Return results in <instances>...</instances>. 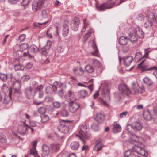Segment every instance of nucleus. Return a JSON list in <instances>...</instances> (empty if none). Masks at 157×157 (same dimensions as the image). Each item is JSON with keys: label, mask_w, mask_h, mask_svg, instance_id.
<instances>
[{"label": "nucleus", "mask_w": 157, "mask_h": 157, "mask_svg": "<svg viewBox=\"0 0 157 157\" xmlns=\"http://www.w3.org/2000/svg\"><path fill=\"white\" fill-rule=\"evenodd\" d=\"M131 140L130 141V142L134 144V146L132 147L133 151L130 150L125 151V156L126 157H132L134 155V152H136L144 157H147L148 155L147 152L143 148L144 145L141 142L143 139L134 134L131 136Z\"/></svg>", "instance_id": "1"}, {"label": "nucleus", "mask_w": 157, "mask_h": 157, "mask_svg": "<svg viewBox=\"0 0 157 157\" xmlns=\"http://www.w3.org/2000/svg\"><path fill=\"white\" fill-rule=\"evenodd\" d=\"M0 79L4 82H6L7 79H10L11 85L13 86L14 90L13 98L16 101L21 102V98L22 97L20 90L21 87V82L16 80L14 77L10 74L7 75L1 73L0 74Z\"/></svg>", "instance_id": "2"}, {"label": "nucleus", "mask_w": 157, "mask_h": 157, "mask_svg": "<svg viewBox=\"0 0 157 157\" xmlns=\"http://www.w3.org/2000/svg\"><path fill=\"white\" fill-rule=\"evenodd\" d=\"M129 39L130 41L132 43L136 42L138 38H142L144 36L143 31L138 28L132 26L129 28Z\"/></svg>", "instance_id": "3"}, {"label": "nucleus", "mask_w": 157, "mask_h": 157, "mask_svg": "<svg viewBox=\"0 0 157 157\" xmlns=\"http://www.w3.org/2000/svg\"><path fill=\"white\" fill-rule=\"evenodd\" d=\"M73 121L62 120L60 124L58 126L57 129L61 133L67 134L70 128L73 124Z\"/></svg>", "instance_id": "4"}, {"label": "nucleus", "mask_w": 157, "mask_h": 157, "mask_svg": "<svg viewBox=\"0 0 157 157\" xmlns=\"http://www.w3.org/2000/svg\"><path fill=\"white\" fill-rule=\"evenodd\" d=\"M114 5H115V4L113 0H108L106 2L103 3L101 5L96 3L95 6L98 10L103 11L106 9L112 8Z\"/></svg>", "instance_id": "5"}, {"label": "nucleus", "mask_w": 157, "mask_h": 157, "mask_svg": "<svg viewBox=\"0 0 157 157\" xmlns=\"http://www.w3.org/2000/svg\"><path fill=\"white\" fill-rule=\"evenodd\" d=\"M87 128V126L85 124L81 125L79 131V134H76V136L79 137L80 139L82 138L86 139L90 138V133L86 132V129Z\"/></svg>", "instance_id": "6"}, {"label": "nucleus", "mask_w": 157, "mask_h": 157, "mask_svg": "<svg viewBox=\"0 0 157 157\" xmlns=\"http://www.w3.org/2000/svg\"><path fill=\"white\" fill-rule=\"evenodd\" d=\"M149 64L147 62V60L144 59L138 65V68H141L142 71H150L154 69V68H157V67H149Z\"/></svg>", "instance_id": "7"}, {"label": "nucleus", "mask_w": 157, "mask_h": 157, "mask_svg": "<svg viewBox=\"0 0 157 157\" xmlns=\"http://www.w3.org/2000/svg\"><path fill=\"white\" fill-rule=\"evenodd\" d=\"M45 0H36L34 1L32 4V10L34 12L40 9L43 7Z\"/></svg>", "instance_id": "8"}, {"label": "nucleus", "mask_w": 157, "mask_h": 157, "mask_svg": "<svg viewBox=\"0 0 157 157\" xmlns=\"http://www.w3.org/2000/svg\"><path fill=\"white\" fill-rule=\"evenodd\" d=\"M28 125L25 123V121L18 126V132L21 135L26 134L28 130Z\"/></svg>", "instance_id": "9"}, {"label": "nucleus", "mask_w": 157, "mask_h": 157, "mask_svg": "<svg viewBox=\"0 0 157 157\" xmlns=\"http://www.w3.org/2000/svg\"><path fill=\"white\" fill-rule=\"evenodd\" d=\"M79 107V104L76 102H75L73 100L70 101L69 103V110L72 113H75L78 109Z\"/></svg>", "instance_id": "10"}, {"label": "nucleus", "mask_w": 157, "mask_h": 157, "mask_svg": "<svg viewBox=\"0 0 157 157\" xmlns=\"http://www.w3.org/2000/svg\"><path fill=\"white\" fill-rule=\"evenodd\" d=\"M148 16L147 21L146 24L147 25V26H151L153 23L157 22V14L154 15L153 13H150L149 16Z\"/></svg>", "instance_id": "11"}, {"label": "nucleus", "mask_w": 157, "mask_h": 157, "mask_svg": "<svg viewBox=\"0 0 157 157\" xmlns=\"http://www.w3.org/2000/svg\"><path fill=\"white\" fill-rule=\"evenodd\" d=\"M119 90L123 95H128L130 94L131 91L125 84H121L118 86Z\"/></svg>", "instance_id": "12"}, {"label": "nucleus", "mask_w": 157, "mask_h": 157, "mask_svg": "<svg viewBox=\"0 0 157 157\" xmlns=\"http://www.w3.org/2000/svg\"><path fill=\"white\" fill-rule=\"evenodd\" d=\"M80 23L79 19L77 17H75L71 23L72 29L74 31H76L78 29Z\"/></svg>", "instance_id": "13"}, {"label": "nucleus", "mask_w": 157, "mask_h": 157, "mask_svg": "<svg viewBox=\"0 0 157 157\" xmlns=\"http://www.w3.org/2000/svg\"><path fill=\"white\" fill-rule=\"evenodd\" d=\"M109 93L110 91L108 87L107 86H103L101 90V93L102 95L106 98V99L107 101L110 100Z\"/></svg>", "instance_id": "14"}, {"label": "nucleus", "mask_w": 157, "mask_h": 157, "mask_svg": "<svg viewBox=\"0 0 157 157\" xmlns=\"http://www.w3.org/2000/svg\"><path fill=\"white\" fill-rule=\"evenodd\" d=\"M25 94L27 98L30 99L33 97L35 93L33 88L29 87L25 90Z\"/></svg>", "instance_id": "15"}, {"label": "nucleus", "mask_w": 157, "mask_h": 157, "mask_svg": "<svg viewBox=\"0 0 157 157\" xmlns=\"http://www.w3.org/2000/svg\"><path fill=\"white\" fill-rule=\"evenodd\" d=\"M50 148L48 146L45 144L42 146V155L43 157L48 156L50 154Z\"/></svg>", "instance_id": "16"}, {"label": "nucleus", "mask_w": 157, "mask_h": 157, "mask_svg": "<svg viewBox=\"0 0 157 157\" xmlns=\"http://www.w3.org/2000/svg\"><path fill=\"white\" fill-rule=\"evenodd\" d=\"M53 86V90L54 93L56 92L57 89L58 88H60V89L63 88H65V85L63 83H61L59 82H55Z\"/></svg>", "instance_id": "17"}, {"label": "nucleus", "mask_w": 157, "mask_h": 157, "mask_svg": "<svg viewBox=\"0 0 157 157\" xmlns=\"http://www.w3.org/2000/svg\"><path fill=\"white\" fill-rule=\"evenodd\" d=\"M133 60V57L129 56L124 58L123 63L124 66H128L131 63Z\"/></svg>", "instance_id": "18"}, {"label": "nucleus", "mask_w": 157, "mask_h": 157, "mask_svg": "<svg viewBox=\"0 0 157 157\" xmlns=\"http://www.w3.org/2000/svg\"><path fill=\"white\" fill-rule=\"evenodd\" d=\"M133 129L135 131H140L142 128V126L140 121L135 122L132 124Z\"/></svg>", "instance_id": "19"}, {"label": "nucleus", "mask_w": 157, "mask_h": 157, "mask_svg": "<svg viewBox=\"0 0 157 157\" xmlns=\"http://www.w3.org/2000/svg\"><path fill=\"white\" fill-rule=\"evenodd\" d=\"M129 40L127 37L121 36L119 39V42L120 45H124L127 44L129 42Z\"/></svg>", "instance_id": "20"}, {"label": "nucleus", "mask_w": 157, "mask_h": 157, "mask_svg": "<svg viewBox=\"0 0 157 157\" xmlns=\"http://www.w3.org/2000/svg\"><path fill=\"white\" fill-rule=\"evenodd\" d=\"M143 115L144 119L146 121H149L151 120V116L149 110H146L144 111Z\"/></svg>", "instance_id": "21"}, {"label": "nucleus", "mask_w": 157, "mask_h": 157, "mask_svg": "<svg viewBox=\"0 0 157 157\" xmlns=\"http://www.w3.org/2000/svg\"><path fill=\"white\" fill-rule=\"evenodd\" d=\"M95 120L99 123H102L104 121V116L101 113H98L96 115Z\"/></svg>", "instance_id": "22"}, {"label": "nucleus", "mask_w": 157, "mask_h": 157, "mask_svg": "<svg viewBox=\"0 0 157 157\" xmlns=\"http://www.w3.org/2000/svg\"><path fill=\"white\" fill-rule=\"evenodd\" d=\"M65 97L67 100H69L70 101L75 100V98H74V93H72L71 91H69L66 94L65 96Z\"/></svg>", "instance_id": "23"}, {"label": "nucleus", "mask_w": 157, "mask_h": 157, "mask_svg": "<svg viewBox=\"0 0 157 157\" xmlns=\"http://www.w3.org/2000/svg\"><path fill=\"white\" fill-rule=\"evenodd\" d=\"M93 32V30L92 28H90L88 30L87 32L84 36L82 41L85 42L86 40L90 36L92 33Z\"/></svg>", "instance_id": "24"}, {"label": "nucleus", "mask_w": 157, "mask_h": 157, "mask_svg": "<svg viewBox=\"0 0 157 157\" xmlns=\"http://www.w3.org/2000/svg\"><path fill=\"white\" fill-rule=\"evenodd\" d=\"M28 51L33 54H35L39 51V48L33 44L30 46Z\"/></svg>", "instance_id": "25"}, {"label": "nucleus", "mask_w": 157, "mask_h": 157, "mask_svg": "<svg viewBox=\"0 0 157 157\" xmlns=\"http://www.w3.org/2000/svg\"><path fill=\"white\" fill-rule=\"evenodd\" d=\"M121 130V127L120 125L117 124L116 122H114L113 124V131L114 133L120 132Z\"/></svg>", "instance_id": "26"}, {"label": "nucleus", "mask_w": 157, "mask_h": 157, "mask_svg": "<svg viewBox=\"0 0 157 157\" xmlns=\"http://www.w3.org/2000/svg\"><path fill=\"white\" fill-rule=\"evenodd\" d=\"M79 144L76 141L72 142L70 145V147L72 150H75L78 149L79 147Z\"/></svg>", "instance_id": "27"}, {"label": "nucleus", "mask_w": 157, "mask_h": 157, "mask_svg": "<svg viewBox=\"0 0 157 157\" xmlns=\"http://www.w3.org/2000/svg\"><path fill=\"white\" fill-rule=\"evenodd\" d=\"M130 91L131 93L130 94H138L139 92V87L138 85H133L132 87V90Z\"/></svg>", "instance_id": "28"}, {"label": "nucleus", "mask_w": 157, "mask_h": 157, "mask_svg": "<svg viewBox=\"0 0 157 157\" xmlns=\"http://www.w3.org/2000/svg\"><path fill=\"white\" fill-rule=\"evenodd\" d=\"M91 63L94 66L98 68L100 67L101 66L100 63L95 59H91Z\"/></svg>", "instance_id": "29"}, {"label": "nucleus", "mask_w": 157, "mask_h": 157, "mask_svg": "<svg viewBox=\"0 0 157 157\" xmlns=\"http://www.w3.org/2000/svg\"><path fill=\"white\" fill-rule=\"evenodd\" d=\"M143 81L147 85L152 86L153 85V82L149 78L147 77L144 78L143 79Z\"/></svg>", "instance_id": "30"}, {"label": "nucleus", "mask_w": 157, "mask_h": 157, "mask_svg": "<svg viewBox=\"0 0 157 157\" xmlns=\"http://www.w3.org/2000/svg\"><path fill=\"white\" fill-rule=\"evenodd\" d=\"M19 50L21 52H23L24 50L27 49L29 45L27 43H25L21 44L19 46Z\"/></svg>", "instance_id": "31"}, {"label": "nucleus", "mask_w": 157, "mask_h": 157, "mask_svg": "<svg viewBox=\"0 0 157 157\" xmlns=\"http://www.w3.org/2000/svg\"><path fill=\"white\" fill-rule=\"evenodd\" d=\"M92 47L93 49L94 50V51L91 52V54L93 55H95L96 56H98V49L94 41H93V43L92 44Z\"/></svg>", "instance_id": "32"}, {"label": "nucleus", "mask_w": 157, "mask_h": 157, "mask_svg": "<svg viewBox=\"0 0 157 157\" xmlns=\"http://www.w3.org/2000/svg\"><path fill=\"white\" fill-rule=\"evenodd\" d=\"M50 21L49 20H48L47 21L43 23H34V25L35 26L38 27L40 28L44 27V25L47 24Z\"/></svg>", "instance_id": "33"}, {"label": "nucleus", "mask_w": 157, "mask_h": 157, "mask_svg": "<svg viewBox=\"0 0 157 157\" xmlns=\"http://www.w3.org/2000/svg\"><path fill=\"white\" fill-rule=\"evenodd\" d=\"M85 69L86 71L89 73H92L94 71V68L90 65H87L85 67Z\"/></svg>", "instance_id": "34"}, {"label": "nucleus", "mask_w": 157, "mask_h": 157, "mask_svg": "<svg viewBox=\"0 0 157 157\" xmlns=\"http://www.w3.org/2000/svg\"><path fill=\"white\" fill-rule=\"evenodd\" d=\"M30 154L33 155L34 157H40L37 153L36 150V148L33 147V148H31L30 151Z\"/></svg>", "instance_id": "35"}, {"label": "nucleus", "mask_w": 157, "mask_h": 157, "mask_svg": "<svg viewBox=\"0 0 157 157\" xmlns=\"http://www.w3.org/2000/svg\"><path fill=\"white\" fill-rule=\"evenodd\" d=\"M7 140L6 137L2 132H0V142L5 144L7 142Z\"/></svg>", "instance_id": "36"}, {"label": "nucleus", "mask_w": 157, "mask_h": 157, "mask_svg": "<svg viewBox=\"0 0 157 157\" xmlns=\"http://www.w3.org/2000/svg\"><path fill=\"white\" fill-rule=\"evenodd\" d=\"M51 147L53 152H56L59 149V145L58 144H52L51 145Z\"/></svg>", "instance_id": "37"}, {"label": "nucleus", "mask_w": 157, "mask_h": 157, "mask_svg": "<svg viewBox=\"0 0 157 157\" xmlns=\"http://www.w3.org/2000/svg\"><path fill=\"white\" fill-rule=\"evenodd\" d=\"M88 94V92L86 90H83L78 92V94L80 97L83 98L86 96Z\"/></svg>", "instance_id": "38"}, {"label": "nucleus", "mask_w": 157, "mask_h": 157, "mask_svg": "<svg viewBox=\"0 0 157 157\" xmlns=\"http://www.w3.org/2000/svg\"><path fill=\"white\" fill-rule=\"evenodd\" d=\"M53 86L52 85L51 86H47L45 88V90L46 92L48 94H52L54 92L53 88Z\"/></svg>", "instance_id": "39"}, {"label": "nucleus", "mask_w": 157, "mask_h": 157, "mask_svg": "<svg viewBox=\"0 0 157 157\" xmlns=\"http://www.w3.org/2000/svg\"><path fill=\"white\" fill-rule=\"evenodd\" d=\"M24 67L19 64H17L14 65V68L15 71L23 70L24 69Z\"/></svg>", "instance_id": "40"}, {"label": "nucleus", "mask_w": 157, "mask_h": 157, "mask_svg": "<svg viewBox=\"0 0 157 157\" xmlns=\"http://www.w3.org/2000/svg\"><path fill=\"white\" fill-rule=\"evenodd\" d=\"M41 118V122L44 123L47 121L49 119V117L46 115H42L40 116Z\"/></svg>", "instance_id": "41"}, {"label": "nucleus", "mask_w": 157, "mask_h": 157, "mask_svg": "<svg viewBox=\"0 0 157 157\" xmlns=\"http://www.w3.org/2000/svg\"><path fill=\"white\" fill-rule=\"evenodd\" d=\"M61 114L62 116L66 117L69 116V113L67 110L65 109H63L61 112Z\"/></svg>", "instance_id": "42"}, {"label": "nucleus", "mask_w": 157, "mask_h": 157, "mask_svg": "<svg viewBox=\"0 0 157 157\" xmlns=\"http://www.w3.org/2000/svg\"><path fill=\"white\" fill-rule=\"evenodd\" d=\"M83 23L84 24V26L82 28L81 30V31L82 32H84L86 30V28L89 25L87 21L86 20V19H84L83 20Z\"/></svg>", "instance_id": "43"}, {"label": "nucleus", "mask_w": 157, "mask_h": 157, "mask_svg": "<svg viewBox=\"0 0 157 157\" xmlns=\"http://www.w3.org/2000/svg\"><path fill=\"white\" fill-rule=\"evenodd\" d=\"M35 94L38 95V98H42L44 96V92L41 90L37 91Z\"/></svg>", "instance_id": "44"}, {"label": "nucleus", "mask_w": 157, "mask_h": 157, "mask_svg": "<svg viewBox=\"0 0 157 157\" xmlns=\"http://www.w3.org/2000/svg\"><path fill=\"white\" fill-rule=\"evenodd\" d=\"M30 77L29 75H26L23 76L21 78V80L24 82L28 81L30 78Z\"/></svg>", "instance_id": "45"}, {"label": "nucleus", "mask_w": 157, "mask_h": 157, "mask_svg": "<svg viewBox=\"0 0 157 157\" xmlns=\"http://www.w3.org/2000/svg\"><path fill=\"white\" fill-rule=\"evenodd\" d=\"M91 127L92 129L94 131H96L99 129V127L97 124H93Z\"/></svg>", "instance_id": "46"}, {"label": "nucleus", "mask_w": 157, "mask_h": 157, "mask_svg": "<svg viewBox=\"0 0 157 157\" xmlns=\"http://www.w3.org/2000/svg\"><path fill=\"white\" fill-rule=\"evenodd\" d=\"M69 29H63L62 31V34L63 36L65 37L66 36L68 33Z\"/></svg>", "instance_id": "47"}, {"label": "nucleus", "mask_w": 157, "mask_h": 157, "mask_svg": "<svg viewBox=\"0 0 157 157\" xmlns=\"http://www.w3.org/2000/svg\"><path fill=\"white\" fill-rule=\"evenodd\" d=\"M38 112L40 114H43L46 112V109L44 106H42L38 109Z\"/></svg>", "instance_id": "48"}, {"label": "nucleus", "mask_w": 157, "mask_h": 157, "mask_svg": "<svg viewBox=\"0 0 157 157\" xmlns=\"http://www.w3.org/2000/svg\"><path fill=\"white\" fill-rule=\"evenodd\" d=\"M102 140L99 138L98 140H97L95 143V147H96V146H98L99 145H101L102 144Z\"/></svg>", "instance_id": "49"}, {"label": "nucleus", "mask_w": 157, "mask_h": 157, "mask_svg": "<svg viewBox=\"0 0 157 157\" xmlns=\"http://www.w3.org/2000/svg\"><path fill=\"white\" fill-rule=\"evenodd\" d=\"M99 101H100L101 103L103 105H104V106H106V107L109 106V104L102 98H100V99H99Z\"/></svg>", "instance_id": "50"}, {"label": "nucleus", "mask_w": 157, "mask_h": 157, "mask_svg": "<svg viewBox=\"0 0 157 157\" xmlns=\"http://www.w3.org/2000/svg\"><path fill=\"white\" fill-rule=\"evenodd\" d=\"M115 6H118L124 2V0H113Z\"/></svg>", "instance_id": "51"}, {"label": "nucleus", "mask_w": 157, "mask_h": 157, "mask_svg": "<svg viewBox=\"0 0 157 157\" xmlns=\"http://www.w3.org/2000/svg\"><path fill=\"white\" fill-rule=\"evenodd\" d=\"M31 0H22V2L21 3L22 6H26L30 2Z\"/></svg>", "instance_id": "52"}, {"label": "nucleus", "mask_w": 157, "mask_h": 157, "mask_svg": "<svg viewBox=\"0 0 157 157\" xmlns=\"http://www.w3.org/2000/svg\"><path fill=\"white\" fill-rule=\"evenodd\" d=\"M53 105L55 108H58L61 106V104L58 101H55L53 103Z\"/></svg>", "instance_id": "53"}, {"label": "nucleus", "mask_w": 157, "mask_h": 157, "mask_svg": "<svg viewBox=\"0 0 157 157\" xmlns=\"http://www.w3.org/2000/svg\"><path fill=\"white\" fill-rule=\"evenodd\" d=\"M133 129L132 124V125L128 124L126 127V129L129 132L131 133L132 129Z\"/></svg>", "instance_id": "54"}, {"label": "nucleus", "mask_w": 157, "mask_h": 157, "mask_svg": "<svg viewBox=\"0 0 157 157\" xmlns=\"http://www.w3.org/2000/svg\"><path fill=\"white\" fill-rule=\"evenodd\" d=\"M65 92V91L63 88L59 90L58 91V94L60 96H62L64 94Z\"/></svg>", "instance_id": "55"}, {"label": "nucleus", "mask_w": 157, "mask_h": 157, "mask_svg": "<svg viewBox=\"0 0 157 157\" xmlns=\"http://www.w3.org/2000/svg\"><path fill=\"white\" fill-rule=\"evenodd\" d=\"M42 14L43 18H47L48 17V13L46 11L44 10H42Z\"/></svg>", "instance_id": "56"}, {"label": "nucleus", "mask_w": 157, "mask_h": 157, "mask_svg": "<svg viewBox=\"0 0 157 157\" xmlns=\"http://www.w3.org/2000/svg\"><path fill=\"white\" fill-rule=\"evenodd\" d=\"M26 37V35L22 34L19 37V39L21 42L23 41Z\"/></svg>", "instance_id": "57"}, {"label": "nucleus", "mask_w": 157, "mask_h": 157, "mask_svg": "<svg viewBox=\"0 0 157 157\" xmlns=\"http://www.w3.org/2000/svg\"><path fill=\"white\" fill-rule=\"evenodd\" d=\"M1 89L2 91H3L5 93L8 90V89L6 85L4 84L2 86Z\"/></svg>", "instance_id": "58"}, {"label": "nucleus", "mask_w": 157, "mask_h": 157, "mask_svg": "<svg viewBox=\"0 0 157 157\" xmlns=\"http://www.w3.org/2000/svg\"><path fill=\"white\" fill-rule=\"evenodd\" d=\"M38 84L36 81H34L32 82V86L33 89H36L38 87Z\"/></svg>", "instance_id": "59"}, {"label": "nucleus", "mask_w": 157, "mask_h": 157, "mask_svg": "<svg viewBox=\"0 0 157 157\" xmlns=\"http://www.w3.org/2000/svg\"><path fill=\"white\" fill-rule=\"evenodd\" d=\"M52 44V42L51 41L48 40L47 41V43L46 46L45 47L46 48L49 49L51 46Z\"/></svg>", "instance_id": "60"}, {"label": "nucleus", "mask_w": 157, "mask_h": 157, "mask_svg": "<svg viewBox=\"0 0 157 157\" xmlns=\"http://www.w3.org/2000/svg\"><path fill=\"white\" fill-rule=\"evenodd\" d=\"M36 124L35 121H31L30 122L29 126L30 127H36Z\"/></svg>", "instance_id": "61"}, {"label": "nucleus", "mask_w": 157, "mask_h": 157, "mask_svg": "<svg viewBox=\"0 0 157 157\" xmlns=\"http://www.w3.org/2000/svg\"><path fill=\"white\" fill-rule=\"evenodd\" d=\"M69 22L67 21H64L63 23V29H69L68 27Z\"/></svg>", "instance_id": "62"}, {"label": "nucleus", "mask_w": 157, "mask_h": 157, "mask_svg": "<svg viewBox=\"0 0 157 157\" xmlns=\"http://www.w3.org/2000/svg\"><path fill=\"white\" fill-rule=\"evenodd\" d=\"M138 19L139 20H140L141 21H142L144 19V16L141 14H139L138 15V17H137Z\"/></svg>", "instance_id": "63"}, {"label": "nucleus", "mask_w": 157, "mask_h": 157, "mask_svg": "<svg viewBox=\"0 0 157 157\" xmlns=\"http://www.w3.org/2000/svg\"><path fill=\"white\" fill-rule=\"evenodd\" d=\"M56 50L59 52H61L63 50V49L62 46L60 45H58L57 46Z\"/></svg>", "instance_id": "64"}]
</instances>
